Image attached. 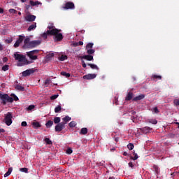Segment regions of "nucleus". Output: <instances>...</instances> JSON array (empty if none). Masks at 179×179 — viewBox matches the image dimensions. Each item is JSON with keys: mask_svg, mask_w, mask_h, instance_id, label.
Wrapping results in <instances>:
<instances>
[{"mask_svg": "<svg viewBox=\"0 0 179 179\" xmlns=\"http://www.w3.org/2000/svg\"><path fill=\"white\" fill-rule=\"evenodd\" d=\"M134 98V93L132 92H129L127 95L125 97L126 101H131L132 99Z\"/></svg>", "mask_w": 179, "mask_h": 179, "instance_id": "obj_14", "label": "nucleus"}, {"mask_svg": "<svg viewBox=\"0 0 179 179\" xmlns=\"http://www.w3.org/2000/svg\"><path fill=\"white\" fill-rule=\"evenodd\" d=\"M69 126L70 127V128H75V127H76V122L75 121H72L69 124Z\"/></svg>", "mask_w": 179, "mask_h": 179, "instance_id": "obj_32", "label": "nucleus"}, {"mask_svg": "<svg viewBox=\"0 0 179 179\" xmlns=\"http://www.w3.org/2000/svg\"><path fill=\"white\" fill-rule=\"evenodd\" d=\"M95 50L94 49H87V53L88 55H92V54H94Z\"/></svg>", "mask_w": 179, "mask_h": 179, "instance_id": "obj_34", "label": "nucleus"}, {"mask_svg": "<svg viewBox=\"0 0 179 179\" xmlns=\"http://www.w3.org/2000/svg\"><path fill=\"white\" fill-rule=\"evenodd\" d=\"M12 118H13V116L12 115V113L8 112L5 115L3 122L6 125H8V127L12 125Z\"/></svg>", "mask_w": 179, "mask_h": 179, "instance_id": "obj_3", "label": "nucleus"}, {"mask_svg": "<svg viewBox=\"0 0 179 179\" xmlns=\"http://www.w3.org/2000/svg\"><path fill=\"white\" fill-rule=\"evenodd\" d=\"M48 29H49V30H55V27L54 26V24H50V25L48 26Z\"/></svg>", "mask_w": 179, "mask_h": 179, "instance_id": "obj_42", "label": "nucleus"}, {"mask_svg": "<svg viewBox=\"0 0 179 179\" xmlns=\"http://www.w3.org/2000/svg\"><path fill=\"white\" fill-rule=\"evenodd\" d=\"M123 156H128V152H123Z\"/></svg>", "mask_w": 179, "mask_h": 179, "instance_id": "obj_62", "label": "nucleus"}, {"mask_svg": "<svg viewBox=\"0 0 179 179\" xmlns=\"http://www.w3.org/2000/svg\"><path fill=\"white\" fill-rule=\"evenodd\" d=\"M23 40H24V36L20 35L19 38L16 41L20 44L21 43H23Z\"/></svg>", "mask_w": 179, "mask_h": 179, "instance_id": "obj_29", "label": "nucleus"}, {"mask_svg": "<svg viewBox=\"0 0 179 179\" xmlns=\"http://www.w3.org/2000/svg\"><path fill=\"white\" fill-rule=\"evenodd\" d=\"M93 43H89L87 45H86V49L87 50H90L92 48H93Z\"/></svg>", "mask_w": 179, "mask_h": 179, "instance_id": "obj_35", "label": "nucleus"}, {"mask_svg": "<svg viewBox=\"0 0 179 179\" xmlns=\"http://www.w3.org/2000/svg\"><path fill=\"white\" fill-rule=\"evenodd\" d=\"M73 150H72V148H69L66 151V153H67V155H72Z\"/></svg>", "mask_w": 179, "mask_h": 179, "instance_id": "obj_48", "label": "nucleus"}, {"mask_svg": "<svg viewBox=\"0 0 179 179\" xmlns=\"http://www.w3.org/2000/svg\"><path fill=\"white\" fill-rule=\"evenodd\" d=\"M59 31H61V29H58L48 30V34H50V36H55V41H62L64 39V36L62 33H59Z\"/></svg>", "mask_w": 179, "mask_h": 179, "instance_id": "obj_1", "label": "nucleus"}, {"mask_svg": "<svg viewBox=\"0 0 179 179\" xmlns=\"http://www.w3.org/2000/svg\"><path fill=\"white\" fill-rule=\"evenodd\" d=\"M63 9H65L66 10H68V9H75V3L71 1H68L63 6Z\"/></svg>", "mask_w": 179, "mask_h": 179, "instance_id": "obj_7", "label": "nucleus"}, {"mask_svg": "<svg viewBox=\"0 0 179 179\" xmlns=\"http://www.w3.org/2000/svg\"><path fill=\"white\" fill-rule=\"evenodd\" d=\"M62 120H63V121H64L63 122L65 125L66 123L69 122V121H71V120H72V118L69 116H66V117H63Z\"/></svg>", "mask_w": 179, "mask_h": 179, "instance_id": "obj_18", "label": "nucleus"}, {"mask_svg": "<svg viewBox=\"0 0 179 179\" xmlns=\"http://www.w3.org/2000/svg\"><path fill=\"white\" fill-rule=\"evenodd\" d=\"M48 36H51V34H48V30L43 33L42 35H41V37H43V38H47V37H48Z\"/></svg>", "mask_w": 179, "mask_h": 179, "instance_id": "obj_33", "label": "nucleus"}, {"mask_svg": "<svg viewBox=\"0 0 179 179\" xmlns=\"http://www.w3.org/2000/svg\"><path fill=\"white\" fill-rule=\"evenodd\" d=\"M34 105H30L27 108V111H31V110H34Z\"/></svg>", "mask_w": 179, "mask_h": 179, "instance_id": "obj_46", "label": "nucleus"}, {"mask_svg": "<svg viewBox=\"0 0 179 179\" xmlns=\"http://www.w3.org/2000/svg\"><path fill=\"white\" fill-rule=\"evenodd\" d=\"M29 3V5L26 6V9L27 10V13H29V10H30V9H33V6H38V5H41V2L34 1L33 0H30Z\"/></svg>", "mask_w": 179, "mask_h": 179, "instance_id": "obj_5", "label": "nucleus"}, {"mask_svg": "<svg viewBox=\"0 0 179 179\" xmlns=\"http://www.w3.org/2000/svg\"><path fill=\"white\" fill-rule=\"evenodd\" d=\"M9 70V65L6 64L2 67V71H4V72H6V71Z\"/></svg>", "mask_w": 179, "mask_h": 179, "instance_id": "obj_43", "label": "nucleus"}, {"mask_svg": "<svg viewBox=\"0 0 179 179\" xmlns=\"http://www.w3.org/2000/svg\"><path fill=\"white\" fill-rule=\"evenodd\" d=\"M12 171H13V168L10 167L8 171L4 174V177H8V176H10Z\"/></svg>", "mask_w": 179, "mask_h": 179, "instance_id": "obj_20", "label": "nucleus"}, {"mask_svg": "<svg viewBox=\"0 0 179 179\" xmlns=\"http://www.w3.org/2000/svg\"><path fill=\"white\" fill-rule=\"evenodd\" d=\"M20 171H21L22 173H29V169L27 168H20Z\"/></svg>", "mask_w": 179, "mask_h": 179, "instance_id": "obj_36", "label": "nucleus"}, {"mask_svg": "<svg viewBox=\"0 0 179 179\" xmlns=\"http://www.w3.org/2000/svg\"><path fill=\"white\" fill-rule=\"evenodd\" d=\"M96 76H97V75L88 73L85 76H83V79H85V80H90L92 79H95Z\"/></svg>", "mask_w": 179, "mask_h": 179, "instance_id": "obj_12", "label": "nucleus"}, {"mask_svg": "<svg viewBox=\"0 0 179 179\" xmlns=\"http://www.w3.org/2000/svg\"><path fill=\"white\" fill-rule=\"evenodd\" d=\"M88 66H90L92 69H96V71H99V66L96 64H87Z\"/></svg>", "mask_w": 179, "mask_h": 179, "instance_id": "obj_26", "label": "nucleus"}, {"mask_svg": "<svg viewBox=\"0 0 179 179\" xmlns=\"http://www.w3.org/2000/svg\"><path fill=\"white\" fill-rule=\"evenodd\" d=\"M40 44H41V41H32L29 43L28 48H36V47H38Z\"/></svg>", "mask_w": 179, "mask_h": 179, "instance_id": "obj_10", "label": "nucleus"}, {"mask_svg": "<svg viewBox=\"0 0 179 179\" xmlns=\"http://www.w3.org/2000/svg\"><path fill=\"white\" fill-rule=\"evenodd\" d=\"M86 134H87V128H86V127L82 128L80 131V135H86Z\"/></svg>", "mask_w": 179, "mask_h": 179, "instance_id": "obj_22", "label": "nucleus"}, {"mask_svg": "<svg viewBox=\"0 0 179 179\" xmlns=\"http://www.w3.org/2000/svg\"><path fill=\"white\" fill-rule=\"evenodd\" d=\"M38 52H40V50H34L29 52H27V55L32 61H36V59H37V55H36V54H38Z\"/></svg>", "mask_w": 179, "mask_h": 179, "instance_id": "obj_4", "label": "nucleus"}, {"mask_svg": "<svg viewBox=\"0 0 179 179\" xmlns=\"http://www.w3.org/2000/svg\"><path fill=\"white\" fill-rule=\"evenodd\" d=\"M154 113H155L156 114L159 113V109L157 108V107H155L153 108Z\"/></svg>", "mask_w": 179, "mask_h": 179, "instance_id": "obj_54", "label": "nucleus"}, {"mask_svg": "<svg viewBox=\"0 0 179 179\" xmlns=\"http://www.w3.org/2000/svg\"><path fill=\"white\" fill-rule=\"evenodd\" d=\"M36 27H37V23L34 22L32 24H31L28 29L27 31H31V30H34V29H36Z\"/></svg>", "mask_w": 179, "mask_h": 179, "instance_id": "obj_16", "label": "nucleus"}, {"mask_svg": "<svg viewBox=\"0 0 179 179\" xmlns=\"http://www.w3.org/2000/svg\"><path fill=\"white\" fill-rule=\"evenodd\" d=\"M6 43H7V44H10V43H12V41H13V39L12 38H9V39H6Z\"/></svg>", "mask_w": 179, "mask_h": 179, "instance_id": "obj_51", "label": "nucleus"}, {"mask_svg": "<svg viewBox=\"0 0 179 179\" xmlns=\"http://www.w3.org/2000/svg\"><path fill=\"white\" fill-rule=\"evenodd\" d=\"M78 58H80V59H86L87 61H93V55H87L83 56H77Z\"/></svg>", "mask_w": 179, "mask_h": 179, "instance_id": "obj_11", "label": "nucleus"}, {"mask_svg": "<svg viewBox=\"0 0 179 179\" xmlns=\"http://www.w3.org/2000/svg\"><path fill=\"white\" fill-rule=\"evenodd\" d=\"M127 149L129 150H132L134 149V144L132 143H130L127 145Z\"/></svg>", "mask_w": 179, "mask_h": 179, "instance_id": "obj_40", "label": "nucleus"}, {"mask_svg": "<svg viewBox=\"0 0 179 179\" xmlns=\"http://www.w3.org/2000/svg\"><path fill=\"white\" fill-rule=\"evenodd\" d=\"M50 83H51V80L50 78H47L45 80V83H44V85L45 86H48V85H50Z\"/></svg>", "mask_w": 179, "mask_h": 179, "instance_id": "obj_44", "label": "nucleus"}, {"mask_svg": "<svg viewBox=\"0 0 179 179\" xmlns=\"http://www.w3.org/2000/svg\"><path fill=\"white\" fill-rule=\"evenodd\" d=\"M62 110V108L60 105H59L57 107L55 108V113H59Z\"/></svg>", "mask_w": 179, "mask_h": 179, "instance_id": "obj_38", "label": "nucleus"}, {"mask_svg": "<svg viewBox=\"0 0 179 179\" xmlns=\"http://www.w3.org/2000/svg\"><path fill=\"white\" fill-rule=\"evenodd\" d=\"M152 78L154 79V80L155 79H158L159 80H162V76H158L155 74L152 76Z\"/></svg>", "mask_w": 179, "mask_h": 179, "instance_id": "obj_30", "label": "nucleus"}, {"mask_svg": "<svg viewBox=\"0 0 179 179\" xmlns=\"http://www.w3.org/2000/svg\"><path fill=\"white\" fill-rule=\"evenodd\" d=\"M8 12H9L10 13H13V14H14V15H16V13H17V10H15V9H13V8L9 9Z\"/></svg>", "mask_w": 179, "mask_h": 179, "instance_id": "obj_47", "label": "nucleus"}, {"mask_svg": "<svg viewBox=\"0 0 179 179\" xmlns=\"http://www.w3.org/2000/svg\"><path fill=\"white\" fill-rule=\"evenodd\" d=\"M30 38H26L24 41V47H25L26 48H29V45L30 44Z\"/></svg>", "mask_w": 179, "mask_h": 179, "instance_id": "obj_17", "label": "nucleus"}, {"mask_svg": "<svg viewBox=\"0 0 179 179\" xmlns=\"http://www.w3.org/2000/svg\"><path fill=\"white\" fill-rule=\"evenodd\" d=\"M150 122L151 124H157V120H152L150 121Z\"/></svg>", "mask_w": 179, "mask_h": 179, "instance_id": "obj_58", "label": "nucleus"}, {"mask_svg": "<svg viewBox=\"0 0 179 179\" xmlns=\"http://www.w3.org/2000/svg\"><path fill=\"white\" fill-rule=\"evenodd\" d=\"M16 90H20L21 92H24V88L20 85H15Z\"/></svg>", "mask_w": 179, "mask_h": 179, "instance_id": "obj_27", "label": "nucleus"}, {"mask_svg": "<svg viewBox=\"0 0 179 179\" xmlns=\"http://www.w3.org/2000/svg\"><path fill=\"white\" fill-rule=\"evenodd\" d=\"M78 45H83V41H79Z\"/></svg>", "mask_w": 179, "mask_h": 179, "instance_id": "obj_60", "label": "nucleus"}, {"mask_svg": "<svg viewBox=\"0 0 179 179\" xmlns=\"http://www.w3.org/2000/svg\"><path fill=\"white\" fill-rule=\"evenodd\" d=\"M134 164L132 162L129 163V166L131 167V169H134Z\"/></svg>", "mask_w": 179, "mask_h": 179, "instance_id": "obj_59", "label": "nucleus"}, {"mask_svg": "<svg viewBox=\"0 0 179 179\" xmlns=\"http://www.w3.org/2000/svg\"><path fill=\"white\" fill-rule=\"evenodd\" d=\"M133 156L134 157H132V156L130 157L131 160H138V154L135 152V150H134L133 152Z\"/></svg>", "mask_w": 179, "mask_h": 179, "instance_id": "obj_25", "label": "nucleus"}, {"mask_svg": "<svg viewBox=\"0 0 179 179\" xmlns=\"http://www.w3.org/2000/svg\"><path fill=\"white\" fill-rule=\"evenodd\" d=\"M0 13H3V9L0 8Z\"/></svg>", "mask_w": 179, "mask_h": 179, "instance_id": "obj_63", "label": "nucleus"}, {"mask_svg": "<svg viewBox=\"0 0 179 179\" xmlns=\"http://www.w3.org/2000/svg\"><path fill=\"white\" fill-rule=\"evenodd\" d=\"M145 97L144 94H141V95H138L133 99V101H138L139 100H143V98Z\"/></svg>", "mask_w": 179, "mask_h": 179, "instance_id": "obj_15", "label": "nucleus"}, {"mask_svg": "<svg viewBox=\"0 0 179 179\" xmlns=\"http://www.w3.org/2000/svg\"><path fill=\"white\" fill-rule=\"evenodd\" d=\"M65 59H68V56H66V55H62L59 57V61H65Z\"/></svg>", "mask_w": 179, "mask_h": 179, "instance_id": "obj_45", "label": "nucleus"}, {"mask_svg": "<svg viewBox=\"0 0 179 179\" xmlns=\"http://www.w3.org/2000/svg\"><path fill=\"white\" fill-rule=\"evenodd\" d=\"M54 53H49L45 56V59L46 61H50L51 60L52 58L54 57Z\"/></svg>", "mask_w": 179, "mask_h": 179, "instance_id": "obj_19", "label": "nucleus"}, {"mask_svg": "<svg viewBox=\"0 0 179 179\" xmlns=\"http://www.w3.org/2000/svg\"><path fill=\"white\" fill-rule=\"evenodd\" d=\"M52 125H54V122L52 120H48L45 124L46 128H51Z\"/></svg>", "mask_w": 179, "mask_h": 179, "instance_id": "obj_21", "label": "nucleus"}, {"mask_svg": "<svg viewBox=\"0 0 179 179\" xmlns=\"http://www.w3.org/2000/svg\"><path fill=\"white\" fill-rule=\"evenodd\" d=\"M10 96L13 97V101H17V100H19V97H17L15 94H11Z\"/></svg>", "mask_w": 179, "mask_h": 179, "instance_id": "obj_37", "label": "nucleus"}, {"mask_svg": "<svg viewBox=\"0 0 179 179\" xmlns=\"http://www.w3.org/2000/svg\"><path fill=\"white\" fill-rule=\"evenodd\" d=\"M139 129L141 132L145 133V131H150V127L140 128Z\"/></svg>", "mask_w": 179, "mask_h": 179, "instance_id": "obj_41", "label": "nucleus"}, {"mask_svg": "<svg viewBox=\"0 0 179 179\" xmlns=\"http://www.w3.org/2000/svg\"><path fill=\"white\" fill-rule=\"evenodd\" d=\"M54 122L55 123V124H61V117H55V118H54Z\"/></svg>", "mask_w": 179, "mask_h": 179, "instance_id": "obj_28", "label": "nucleus"}, {"mask_svg": "<svg viewBox=\"0 0 179 179\" xmlns=\"http://www.w3.org/2000/svg\"><path fill=\"white\" fill-rule=\"evenodd\" d=\"M153 169H154L157 176H159V174H160V170L159 169V166H157V165H154Z\"/></svg>", "mask_w": 179, "mask_h": 179, "instance_id": "obj_24", "label": "nucleus"}, {"mask_svg": "<svg viewBox=\"0 0 179 179\" xmlns=\"http://www.w3.org/2000/svg\"><path fill=\"white\" fill-rule=\"evenodd\" d=\"M3 62H6L8 61V58L7 57L3 58Z\"/></svg>", "mask_w": 179, "mask_h": 179, "instance_id": "obj_61", "label": "nucleus"}, {"mask_svg": "<svg viewBox=\"0 0 179 179\" xmlns=\"http://www.w3.org/2000/svg\"><path fill=\"white\" fill-rule=\"evenodd\" d=\"M131 121H133L134 122H136L138 118H137L136 117H135V116H132V117H131Z\"/></svg>", "mask_w": 179, "mask_h": 179, "instance_id": "obj_52", "label": "nucleus"}, {"mask_svg": "<svg viewBox=\"0 0 179 179\" xmlns=\"http://www.w3.org/2000/svg\"><path fill=\"white\" fill-rule=\"evenodd\" d=\"M64 128H65V123L60 122L55 126V131L56 132H61V131H62V129H64Z\"/></svg>", "mask_w": 179, "mask_h": 179, "instance_id": "obj_9", "label": "nucleus"}, {"mask_svg": "<svg viewBox=\"0 0 179 179\" xmlns=\"http://www.w3.org/2000/svg\"><path fill=\"white\" fill-rule=\"evenodd\" d=\"M61 75H62V76H66V78H70L71 77V73H66L65 71H62Z\"/></svg>", "mask_w": 179, "mask_h": 179, "instance_id": "obj_31", "label": "nucleus"}, {"mask_svg": "<svg viewBox=\"0 0 179 179\" xmlns=\"http://www.w3.org/2000/svg\"><path fill=\"white\" fill-rule=\"evenodd\" d=\"M20 45V43H19V42H17L16 41V42L14 44L15 48H17V47H19Z\"/></svg>", "mask_w": 179, "mask_h": 179, "instance_id": "obj_53", "label": "nucleus"}, {"mask_svg": "<svg viewBox=\"0 0 179 179\" xmlns=\"http://www.w3.org/2000/svg\"><path fill=\"white\" fill-rule=\"evenodd\" d=\"M37 69H29L22 72V76L24 78L27 76H30L32 73H34Z\"/></svg>", "mask_w": 179, "mask_h": 179, "instance_id": "obj_8", "label": "nucleus"}, {"mask_svg": "<svg viewBox=\"0 0 179 179\" xmlns=\"http://www.w3.org/2000/svg\"><path fill=\"white\" fill-rule=\"evenodd\" d=\"M36 15L28 14L25 16L24 20L26 22H34L36 20Z\"/></svg>", "mask_w": 179, "mask_h": 179, "instance_id": "obj_13", "label": "nucleus"}, {"mask_svg": "<svg viewBox=\"0 0 179 179\" xmlns=\"http://www.w3.org/2000/svg\"><path fill=\"white\" fill-rule=\"evenodd\" d=\"M0 100L3 106H6L7 103H13V97L9 96L8 94L0 92Z\"/></svg>", "mask_w": 179, "mask_h": 179, "instance_id": "obj_2", "label": "nucleus"}, {"mask_svg": "<svg viewBox=\"0 0 179 179\" xmlns=\"http://www.w3.org/2000/svg\"><path fill=\"white\" fill-rule=\"evenodd\" d=\"M14 58L18 62H25L27 61L26 56L17 53L14 54Z\"/></svg>", "mask_w": 179, "mask_h": 179, "instance_id": "obj_6", "label": "nucleus"}, {"mask_svg": "<svg viewBox=\"0 0 179 179\" xmlns=\"http://www.w3.org/2000/svg\"><path fill=\"white\" fill-rule=\"evenodd\" d=\"M1 132H2V133L5 132V129H0V133H1Z\"/></svg>", "mask_w": 179, "mask_h": 179, "instance_id": "obj_64", "label": "nucleus"}, {"mask_svg": "<svg viewBox=\"0 0 179 179\" xmlns=\"http://www.w3.org/2000/svg\"><path fill=\"white\" fill-rule=\"evenodd\" d=\"M83 68H86V63L83 59L81 60Z\"/></svg>", "mask_w": 179, "mask_h": 179, "instance_id": "obj_57", "label": "nucleus"}, {"mask_svg": "<svg viewBox=\"0 0 179 179\" xmlns=\"http://www.w3.org/2000/svg\"><path fill=\"white\" fill-rule=\"evenodd\" d=\"M58 94H55L50 96V100H55V99H58Z\"/></svg>", "mask_w": 179, "mask_h": 179, "instance_id": "obj_50", "label": "nucleus"}, {"mask_svg": "<svg viewBox=\"0 0 179 179\" xmlns=\"http://www.w3.org/2000/svg\"><path fill=\"white\" fill-rule=\"evenodd\" d=\"M173 104L176 107L179 106V99H176L173 100Z\"/></svg>", "mask_w": 179, "mask_h": 179, "instance_id": "obj_49", "label": "nucleus"}, {"mask_svg": "<svg viewBox=\"0 0 179 179\" xmlns=\"http://www.w3.org/2000/svg\"><path fill=\"white\" fill-rule=\"evenodd\" d=\"M32 125L34 128H41V124L38 122H32Z\"/></svg>", "mask_w": 179, "mask_h": 179, "instance_id": "obj_23", "label": "nucleus"}, {"mask_svg": "<svg viewBox=\"0 0 179 179\" xmlns=\"http://www.w3.org/2000/svg\"><path fill=\"white\" fill-rule=\"evenodd\" d=\"M113 103H115V104H116V106H118V98L115 97V100H114Z\"/></svg>", "mask_w": 179, "mask_h": 179, "instance_id": "obj_55", "label": "nucleus"}, {"mask_svg": "<svg viewBox=\"0 0 179 179\" xmlns=\"http://www.w3.org/2000/svg\"><path fill=\"white\" fill-rule=\"evenodd\" d=\"M45 142L47 143V145H52V141L50 140V138H45Z\"/></svg>", "mask_w": 179, "mask_h": 179, "instance_id": "obj_39", "label": "nucleus"}, {"mask_svg": "<svg viewBox=\"0 0 179 179\" xmlns=\"http://www.w3.org/2000/svg\"><path fill=\"white\" fill-rule=\"evenodd\" d=\"M22 127H27V122L24 121L21 123Z\"/></svg>", "mask_w": 179, "mask_h": 179, "instance_id": "obj_56", "label": "nucleus"}]
</instances>
